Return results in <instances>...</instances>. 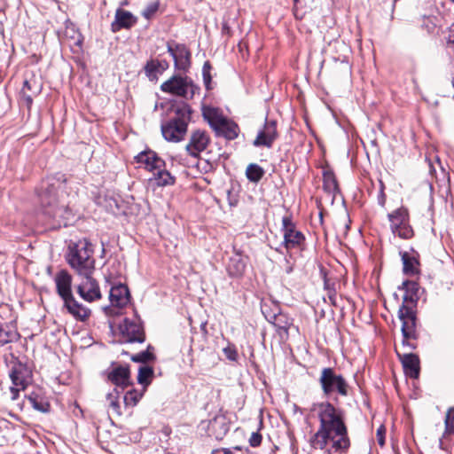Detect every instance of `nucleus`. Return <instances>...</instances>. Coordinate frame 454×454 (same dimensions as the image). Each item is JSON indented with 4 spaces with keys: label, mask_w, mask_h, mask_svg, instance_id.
Returning a JSON list of instances; mask_svg holds the SVG:
<instances>
[{
    "label": "nucleus",
    "mask_w": 454,
    "mask_h": 454,
    "mask_svg": "<svg viewBox=\"0 0 454 454\" xmlns=\"http://www.w3.org/2000/svg\"><path fill=\"white\" fill-rule=\"evenodd\" d=\"M217 135L223 136L229 140L235 139L239 136V129L234 121L224 118L223 121L214 129Z\"/></svg>",
    "instance_id": "nucleus-26"
},
{
    "label": "nucleus",
    "mask_w": 454,
    "mask_h": 454,
    "mask_svg": "<svg viewBox=\"0 0 454 454\" xmlns=\"http://www.w3.org/2000/svg\"><path fill=\"white\" fill-rule=\"evenodd\" d=\"M153 377V369L151 366L143 365L139 367L137 382L144 386L145 388L150 383Z\"/></svg>",
    "instance_id": "nucleus-36"
},
{
    "label": "nucleus",
    "mask_w": 454,
    "mask_h": 454,
    "mask_svg": "<svg viewBox=\"0 0 454 454\" xmlns=\"http://www.w3.org/2000/svg\"><path fill=\"white\" fill-rule=\"evenodd\" d=\"M43 85L34 76L25 79L20 92V104L30 110L34 98L42 91Z\"/></svg>",
    "instance_id": "nucleus-10"
},
{
    "label": "nucleus",
    "mask_w": 454,
    "mask_h": 454,
    "mask_svg": "<svg viewBox=\"0 0 454 454\" xmlns=\"http://www.w3.org/2000/svg\"><path fill=\"white\" fill-rule=\"evenodd\" d=\"M202 115L213 129H216L225 118L219 108L211 106H202Z\"/></svg>",
    "instance_id": "nucleus-27"
},
{
    "label": "nucleus",
    "mask_w": 454,
    "mask_h": 454,
    "mask_svg": "<svg viewBox=\"0 0 454 454\" xmlns=\"http://www.w3.org/2000/svg\"><path fill=\"white\" fill-rule=\"evenodd\" d=\"M295 3L298 1V0H294Z\"/></svg>",
    "instance_id": "nucleus-55"
},
{
    "label": "nucleus",
    "mask_w": 454,
    "mask_h": 454,
    "mask_svg": "<svg viewBox=\"0 0 454 454\" xmlns=\"http://www.w3.org/2000/svg\"><path fill=\"white\" fill-rule=\"evenodd\" d=\"M109 300L113 307H125L130 301V294L127 286L118 284L112 286L109 293Z\"/></svg>",
    "instance_id": "nucleus-20"
},
{
    "label": "nucleus",
    "mask_w": 454,
    "mask_h": 454,
    "mask_svg": "<svg viewBox=\"0 0 454 454\" xmlns=\"http://www.w3.org/2000/svg\"><path fill=\"white\" fill-rule=\"evenodd\" d=\"M277 123L275 121H266L263 128L259 130L256 138L254 140L253 145L256 147L265 146L271 147L273 142L277 138Z\"/></svg>",
    "instance_id": "nucleus-15"
},
{
    "label": "nucleus",
    "mask_w": 454,
    "mask_h": 454,
    "mask_svg": "<svg viewBox=\"0 0 454 454\" xmlns=\"http://www.w3.org/2000/svg\"><path fill=\"white\" fill-rule=\"evenodd\" d=\"M120 395L121 392L117 387L114 388L111 392H109L106 395V401L108 402L109 407L112 409L113 412L117 416L121 415V410L120 405Z\"/></svg>",
    "instance_id": "nucleus-34"
},
{
    "label": "nucleus",
    "mask_w": 454,
    "mask_h": 454,
    "mask_svg": "<svg viewBox=\"0 0 454 454\" xmlns=\"http://www.w3.org/2000/svg\"><path fill=\"white\" fill-rule=\"evenodd\" d=\"M281 231L284 238L281 247L287 252L301 248L304 245L305 236L301 231L297 230L290 216H284L282 218Z\"/></svg>",
    "instance_id": "nucleus-9"
},
{
    "label": "nucleus",
    "mask_w": 454,
    "mask_h": 454,
    "mask_svg": "<svg viewBox=\"0 0 454 454\" xmlns=\"http://www.w3.org/2000/svg\"><path fill=\"white\" fill-rule=\"evenodd\" d=\"M64 307L67 309L68 313L72 315L75 319L80 321H85L90 315V310L79 303L72 295L63 300Z\"/></svg>",
    "instance_id": "nucleus-23"
},
{
    "label": "nucleus",
    "mask_w": 454,
    "mask_h": 454,
    "mask_svg": "<svg viewBox=\"0 0 454 454\" xmlns=\"http://www.w3.org/2000/svg\"><path fill=\"white\" fill-rule=\"evenodd\" d=\"M263 168L255 163H251L247 166L246 176L250 182L258 183L264 175Z\"/></svg>",
    "instance_id": "nucleus-35"
},
{
    "label": "nucleus",
    "mask_w": 454,
    "mask_h": 454,
    "mask_svg": "<svg viewBox=\"0 0 454 454\" xmlns=\"http://www.w3.org/2000/svg\"><path fill=\"white\" fill-rule=\"evenodd\" d=\"M383 190H384V185H383L382 182L380 181V194L378 196V203L381 207H384L385 203H386V195H385Z\"/></svg>",
    "instance_id": "nucleus-48"
},
{
    "label": "nucleus",
    "mask_w": 454,
    "mask_h": 454,
    "mask_svg": "<svg viewBox=\"0 0 454 454\" xmlns=\"http://www.w3.org/2000/svg\"><path fill=\"white\" fill-rule=\"evenodd\" d=\"M82 280L77 286V293L82 299L88 302L101 299L99 286L92 275L82 276Z\"/></svg>",
    "instance_id": "nucleus-11"
},
{
    "label": "nucleus",
    "mask_w": 454,
    "mask_h": 454,
    "mask_svg": "<svg viewBox=\"0 0 454 454\" xmlns=\"http://www.w3.org/2000/svg\"><path fill=\"white\" fill-rule=\"evenodd\" d=\"M153 176L149 178V183L156 186H167L175 183V177L165 168H155Z\"/></svg>",
    "instance_id": "nucleus-29"
},
{
    "label": "nucleus",
    "mask_w": 454,
    "mask_h": 454,
    "mask_svg": "<svg viewBox=\"0 0 454 454\" xmlns=\"http://www.w3.org/2000/svg\"><path fill=\"white\" fill-rule=\"evenodd\" d=\"M319 382L325 395L338 393L340 395H348V385L344 378L336 374L333 368H324L321 372Z\"/></svg>",
    "instance_id": "nucleus-7"
},
{
    "label": "nucleus",
    "mask_w": 454,
    "mask_h": 454,
    "mask_svg": "<svg viewBox=\"0 0 454 454\" xmlns=\"http://www.w3.org/2000/svg\"><path fill=\"white\" fill-rule=\"evenodd\" d=\"M403 272L407 277H415L419 274V255L416 253L407 252L402 254Z\"/></svg>",
    "instance_id": "nucleus-24"
},
{
    "label": "nucleus",
    "mask_w": 454,
    "mask_h": 454,
    "mask_svg": "<svg viewBox=\"0 0 454 454\" xmlns=\"http://www.w3.org/2000/svg\"><path fill=\"white\" fill-rule=\"evenodd\" d=\"M168 67V64L167 61H160L157 59L150 60L146 63L145 67V71L146 75L152 79L156 76L158 73H162Z\"/></svg>",
    "instance_id": "nucleus-32"
},
{
    "label": "nucleus",
    "mask_w": 454,
    "mask_h": 454,
    "mask_svg": "<svg viewBox=\"0 0 454 454\" xmlns=\"http://www.w3.org/2000/svg\"><path fill=\"white\" fill-rule=\"evenodd\" d=\"M208 434L216 440H222L229 432L230 427L223 415H216L207 424Z\"/></svg>",
    "instance_id": "nucleus-21"
},
{
    "label": "nucleus",
    "mask_w": 454,
    "mask_h": 454,
    "mask_svg": "<svg viewBox=\"0 0 454 454\" xmlns=\"http://www.w3.org/2000/svg\"><path fill=\"white\" fill-rule=\"evenodd\" d=\"M57 294L62 300L71 297L72 276L65 270H59L54 278Z\"/></svg>",
    "instance_id": "nucleus-19"
},
{
    "label": "nucleus",
    "mask_w": 454,
    "mask_h": 454,
    "mask_svg": "<svg viewBox=\"0 0 454 454\" xmlns=\"http://www.w3.org/2000/svg\"><path fill=\"white\" fill-rule=\"evenodd\" d=\"M152 347L149 345L147 349L132 356L131 360L137 363H147L155 358L154 355L150 351Z\"/></svg>",
    "instance_id": "nucleus-40"
},
{
    "label": "nucleus",
    "mask_w": 454,
    "mask_h": 454,
    "mask_svg": "<svg viewBox=\"0 0 454 454\" xmlns=\"http://www.w3.org/2000/svg\"><path fill=\"white\" fill-rule=\"evenodd\" d=\"M142 396H143L142 392H138L136 389L129 390L125 394V395L123 397L124 403L126 406L134 407L137 404V403L142 398Z\"/></svg>",
    "instance_id": "nucleus-37"
},
{
    "label": "nucleus",
    "mask_w": 454,
    "mask_h": 454,
    "mask_svg": "<svg viewBox=\"0 0 454 454\" xmlns=\"http://www.w3.org/2000/svg\"><path fill=\"white\" fill-rule=\"evenodd\" d=\"M153 176L149 178V183L156 186H167L175 183V177L165 168H155Z\"/></svg>",
    "instance_id": "nucleus-28"
},
{
    "label": "nucleus",
    "mask_w": 454,
    "mask_h": 454,
    "mask_svg": "<svg viewBox=\"0 0 454 454\" xmlns=\"http://www.w3.org/2000/svg\"><path fill=\"white\" fill-rule=\"evenodd\" d=\"M413 234V229L409 223L408 210L404 207H399V238L410 239Z\"/></svg>",
    "instance_id": "nucleus-30"
},
{
    "label": "nucleus",
    "mask_w": 454,
    "mask_h": 454,
    "mask_svg": "<svg viewBox=\"0 0 454 454\" xmlns=\"http://www.w3.org/2000/svg\"><path fill=\"white\" fill-rule=\"evenodd\" d=\"M403 373L407 378L418 379L420 372V361L418 355L410 353L404 354L403 356L399 355Z\"/></svg>",
    "instance_id": "nucleus-17"
},
{
    "label": "nucleus",
    "mask_w": 454,
    "mask_h": 454,
    "mask_svg": "<svg viewBox=\"0 0 454 454\" xmlns=\"http://www.w3.org/2000/svg\"><path fill=\"white\" fill-rule=\"evenodd\" d=\"M14 336V333L5 331L0 324V346H4L12 341Z\"/></svg>",
    "instance_id": "nucleus-43"
},
{
    "label": "nucleus",
    "mask_w": 454,
    "mask_h": 454,
    "mask_svg": "<svg viewBox=\"0 0 454 454\" xmlns=\"http://www.w3.org/2000/svg\"><path fill=\"white\" fill-rule=\"evenodd\" d=\"M394 387H397L395 380L394 381Z\"/></svg>",
    "instance_id": "nucleus-54"
},
{
    "label": "nucleus",
    "mask_w": 454,
    "mask_h": 454,
    "mask_svg": "<svg viewBox=\"0 0 454 454\" xmlns=\"http://www.w3.org/2000/svg\"><path fill=\"white\" fill-rule=\"evenodd\" d=\"M223 354L230 361H237L238 353L233 346H228L223 349Z\"/></svg>",
    "instance_id": "nucleus-45"
},
{
    "label": "nucleus",
    "mask_w": 454,
    "mask_h": 454,
    "mask_svg": "<svg viewBox=\"0 0 454 454\" xmlns=\"http://www.w3.org/2000/svg\"><path fill=\"white\" fill-rule=\"evenodd\" d=\"M10 390H11V394H12V400H16L19 397L20 391L23 390V389L20 388V387L13 385L12 387H10Z\"/></svg>",
    "instance_id": "nucleus-49"
},
{
    "label": "nucleus",
    "mask_w": 454,
    "mask_h": 454,
    "mask_svg": "<svg viewBox=\"0 0 454 454\" xmlns=\"http://www.w3.org/2000/svg\"><path fill=\"white\" fill-rule=\"evenodd\" d=\"M209 136L206 131L196 130L192 133L189 143L186 145L187 153L192 157H198L208 145Z\"/></svg>",
    "instance_id": "nucleus-13"
},
{
    "label": "nucleus",
    "mask_w": 454,
    "mask_h": 454,
    "mask_svg": "<svg viewBox=\"0 0 454 454\" xmlns=\"http://www.w3.org/2000/svg\"><path fill=\"white\" fill-rule=\"evenodd\" d=\"M216 454H232V451L231 449H222L215 451Z\"/></svg>",
    "instance_id": "nucleus-51"
},
{
    "label": "nucleus",
    "mask_w": 454,
    "mask_h": 454,
    "mask_svg": "<svg viewBox=\"0 0 454 454\" xmlns=\"http://www.w3.org/2000/svg\"><path fill=\"white\" fill-rule=\"evenodd\" d=\"M311 411L316 412L320 425L309 439L310 448L324 454L347 453L350 440L342 411L328 402L314 403Z\"/></svg>",
    "instance_id": "nucleus-1"
},
{
    "label": "nucleus",
    "mask_w": 454,
    "mask_h": 454,
    "mask_svg": "<svg viewBox=\"0 0 454 454\" xmlns=\"http://www.w3.org/2000/svg\"><path fill=\"white\" fill-rule=\"evenodd\" d=\"M446 432L450 434L454 432V409L451 408L448 411L445 418Z\"/></svg>",
    "instance_id": "nucleus-42"
},
{
    "label": "nucleus",
    "mask_w": 454,
    "mask_h": 454,
    "mask_svg": "<svg viewBox=\"0 0 454 454\" xmlns=\"http://www.w3.org/2000/svg\"><path fill=\"white\" fill-rule=\"evenodd\" d=\"M403 306L399 309V319L402 320L403 345L413 349L416 348V306L419 300V284L414 280L403 282Z\"/></svg>",
    "instance_id": "nucleus-3"
},
{
    "label": "nucleus",
    "mask_w": 454,
    "mask_h": 454,
    "mask_svg": "<svg viewBox=\"0 0 454 454\" xmlns=\"http://www.w3.org/2000/svg\"><path fill=\"white\" fill-rule=\"evenodd\" d=\"M160 90L165 93L191 99L198 90L192 81L187 77L173 76L160 85Z\"/></svg>",
    "instance_id": "nucleus-6"
},
{
    "label": "nucleus",
    "mask_w": 454,
    "mask_h": 454,
    "mask_svg": "<svg viewBox=\"0 0 454 454\" xmlns=\"http://www.w3.org/2000/svg\"><path fill=\"white\" fill-rule=\"evenodd\" d=\"M447 40H448L449 43H453L454 44V24L450 27L449 35H448Z\"/></svg>",
    "instance_id": "nucleus-50"
},
{
    "label": "nucleus",
    "mask_w": 454,
    "mask_h": 454,
    "mask_svg": "<svg viewBox=\"0 0 454 454\" xmlns=\"http://www.w3.org/2000/svg\"><path fill=\"white\" fill-rule=\"evenodd\" d=\"M168 52L172 56L176 68L183 71L189 68L191 53L184 44L168 43Z\"/></svg>",
    "instance_id": "nucleus-12"
},
{
    "label": "nucleus",
    "mask_w": 454,
    "mask_h": 454,
    "mask_svg": "<svg viewBox=\"0 0 454 454\" xmlns=\"http://www.w3.org/2000/svg\"><path fill=\"white\" fill-rule=\"evenodd\" d=\"M135 159L137 162L144 165L150 172H154L155 168L166 167L165 161L152 150H146L139 153Z\"/></svg>",
    "instance_id": "nucleus-18"
},
{
    "label": "nucleus",
    "mask_w": 454,
    "mask_h": 454,
    "mask_svg": "<svg viewBox=\"0 0 454 454\" xmlns=\"http://www.w3.org/2000/svg\"><path fill=\"white\" fill-rule=\"evenodd\" d=\"M223 30H227V29H228V26H227V24H223Z\"/></svg>",
    "instance_id": "nucleus-52"
},
{
    "label": "nucleus",
    "mask_w": 454,
    "mask_h": 454,
    "mask_svg": "<svg viewBox=\"0 0 454 454\" xmlns=\"http://www.w3.org/2000/svg\"><path fill=\"white\" fill-rule=\"evenodd\" d=\"M30 373V371L25 364L15 363L10 371V378L12 385L25 389L28 383Z\"/></svg>",
    "instance_id": "nucleus-22"
},
{
    "label": "nucleus",
    "mask_w": 454,
    "mask_h": 454,
    "mask_svg": "<svg viewBox=\"0 0 454 454\" xmlns=\"http://www.w3.org/2000/svg\"><path fill=\"white\" fill-rule=\"evenodd\" d=\"M388 222H389V227L394 234V237L395 236V232L397 231V223H395V219H397V209L392 211L387 215Z\"/></svg>",
    "instance_id": "nucleus-44"
},
{
    "label": "nucleus",
    "mask_w": 454,
    "mask_h": 454,
    "mask_svg": "<svg viewBox=\"0 0 454 454\" xmlns=\"http://www.w3.org/2000/svg\"><path fill=\"white\" fill-rule=\"evenodd\" d=\"M246 265V258L237 252L229 260L227 272L232 278H239L244 274Z\"/></svg>",
    "instance_id": "nucleus-25"
},
{
    "label": "nucleus",
    "mask_w": 454,
    "mask_h": 454,
    "mask_svg": "<svg viewBox=\"0 0 454 454\" xmlns=\"http://www.w3.org/2000/svg\"><path fill=\"white\" fill-rule=\"evenodd\" d=\"M323 186L325 192L333 195L339 192L336 176L330 169L324 170L323 172Z\"/></svg>",
    "instance_id": "nucleus-31"
},
{
    "label": "nucleus",
    "mask_w": 454,
    "mask_h": 454,
    "mask_svg": "<svg viewBox=\"0 0 454 454\" xmlns=\"http://www.w3.org/2000/svg\"><path fill=\"white\" fill-rule=\"evenodd\" d=\"M107 378L117 388L124 389L132 384L130 371L128 365L113 364Z\"/></svg>",
    "instance_id": "nucleus-14"
},
{
    "label": "nucleus",
    "mask_w": 454,
    "mask_h": 454,
    "mask_svg": "<svg viewBox=\"0 0 454 454\" xmlns=\"http://www.w3.org/2000/svg\"><path fill=\"white\" fill-rule=\"evenodd\" d=\"M65 176L58 174V177H47L41 184L39 194L43 214L52 218L57 226H67L74 217L72 210L63 199H59V191L62 192ZM63 198V195H61Z\"/></svg>",
    "instance_id": "nucleus-2"
},
{
    "label": "nucleus",
    "mask_w": 454,
    "mask_h": 454,
    "mask_svg": "<svg viewBox=\"0 0 454 454\" xmlns=\"http://www.w3.org/2000/svg\"><path fill=\"white\" fill-rule=\"evenodd\" d=\"M137 22V18L130 12L118 8L115 12L114 20L111 24V30L114 33L122 28L129 29Z\"/></svg>",
    "instance_id": "nucleus-16"
},
{
    "label": "nucleus",
    "mask_w": 454,
    "mask_h": 454,
    "mask_svg": "<svg viewBox=\"0 0 454 454\" xmlns=\"http://www.w3.org/2000/svg\"><path fill=\"white\" fill-rule=\"evenodd\" d=\"M385 432L386 430L383 426H380L377 430V441L380 446H383L385 443Z\"/></svg>",
    "instance_id": "nucleus-47"
},
{
    "label": "nucleus",
    "mask_w": 454,
    "mask_h": 454,
    "mask_svg": "<svg viewBox=\"0 0 454 454\" xmlns=\"http://www.w3.org/2000/svg\"><path fill=\"white\" fill-rule=\"evenodd\" d=\"M192 110L187 104L175 108V115L161 124L163 137L169 142H179L184 139L191 120Z\"/></svg>",
    "instance_id": "nucleus-5"
},
{
    "label": "nucleus",
    "mask_w": 454,
    "mask_h": 454,
    "mask_svg": "<svg viewBox=\"0 0 454 454\" xmlns=\"http://www.w3.org/2000/svg\"><path fill=\"white\" fill-rule=\"evenodd\" d=\"M27 400L35 410L43 413L50 411L51 405L49 402L45 398L40 396L38 394L35 392L31 393L27 396Z\"/></svg>",
    "instance_id": "nucleus-33"
},
{
    "label": "nucleus",
    "mask_w": 454,
    "mask_h": 454,
    "mask_svg": "<svg viewBox=\"0 0 454 454\" xmlns=\"http://www.w3.org/2000/svg\"><path fill=\"white\" fill-rule=\"evenodd\" d=\"M270 320L277 327H278L279 329H283L286 332L288 330L289 326L291 325V323L289 322L288 318H286V317L281 313L274 314Z\"/></svg>",
    "instance_id": "nucleus-38"
},
{
    "label": "nucleus",
    "mask_w": 454,
    "mask_h": 454,
    "mask_svg": "<svg viewBox=\"0 0 454 454\" xmlns=\"http://www.w3.org/2000/svg\"><path fill=\"white\" fill-rule=\"evenodd\" d=\"M67 260L71 268L80 276L92 275L95 270L93 247L86 239L69 246Z\"/></svg>",
    "instance_id": "nucleus-4"
},
{
    "label": "nucleus",
    "mask_w": 454,
    "mask_h": 454,
    "mask_svg": "<svg viewBox=\"0 0 454 454\" xmlns=\"http://www.w3.org/2000/svg\"><path fill=\"white\" fill-rule=\"evenodd\" d=\"M262 442V435L259 433H253L249 438V443L252 447H257Z\"/></svg>",
    "instance_id": "nucleus-46"
},
{
    "label": "nucleus",
    "mask_w": 454,
    "mask_h": 454,
    "mask_svg": "<svg viewBox=\"0 0 454 454\" xmlns=\"http://www.w3.org/2000/svg\"><path fill=\"white\" fill-rule=\"evenodd\" d=\"M234 449H235V450H240V447L236 446Z\"/></svg>",
    "instance_id": "nucleus-53"
},
{
    "label": "nucleus",
    "mask_w": 454,
    "mask_h": 454,
    "mask_svg": "<svg viewBox=\"0 0 454 454\" xmlns=\"http://www.w3.org/2000/svg\"><path fill=\"white\" fill-rule=\"evenodd\" d=\"M160 8V2L158 0L149 3L142 12V16L146 20L153 19Z\"/></svg>",
    "instance_id": "nucleus-39"
},
{
    "label": "nucleus",
    "mask_w": 454,
    "mask_h": 454,
    "mask_svg": "<svg viewBox=\"0 0 454 454\" xmlns=\"http://www.w3.org/2000/svg\"><path fill=\"white\" fill-rule=\"evenodd\" d=\"M211 66L208 61H206L202 67L203 82L207 90H212V76H211Z\"/></svg>",
    "instance_id": "nucleus-41"
},
{
    "label": "nucleus",
    "mask_w": 454,
    "mask_h": 454,
    "mask_svg": "<svg viewBox=\"0 0 454 454\" xmlns=\"http://www.w3.org/2000/svg\"><path fill=\"white\" fill-rule=\"evenodd\" d=\"M119 331L123 342L143 343L145 340L144 326L137 315L125 317L119 325Z\"/></svg>",
    "instance_id": "nucleus-8"
}]
</instances>
